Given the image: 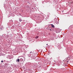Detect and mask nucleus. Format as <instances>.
Listing matches in <instances>:
<instances>
[{
	"mask_svg": "<svg viewBox=\"0 0 73 73\" xmlns=\"http://www.w3.org/2000/svg\"><path fill=\"white\" fill-rule=\"evenodd\" d=\"M51 25L52 26V27L53 28H54V26L53 25Z\"/></svg>",
	"mask_w": 73,
	"mask_h": 73,
	"instance_id": "20e7f679",
	"label": "nucleus"
},
{
	"mask_svg": "<svg viewBox=\"0 0 73 73\" xmlns=\"http://www.w3.org/2000/svg\"><path fill=\"white\" fill-rule=\"evenodd\" d=\"M30 53H32V52H31Z\"/></svg>",
	"mask_w": 73,
	"mask_h": 73,
	"instance_id": "1a4fd4ad",
	"label": "nucleus"
},
{
	"mask_svg": "<svg viewBox=\"0 0 73 73\" xmlns=\"http://www.w3.org/2000/svg\"><path fill=\"white\" fill-rule=\"evenodd\" d=\"M19 21L21 22V21H22V20L21 19H19Z\"/></svg>",
	"mask_w": 73,
	"mask_h": 73,
	"instance_id": "7ed1b4c3",
	"label": "nucleus"
},
{
	"mask_svg": "<svg viewBox=\"0 0 73 73\" xmlns=\"http://www.w3.org/2000/svg\"><path fill=\"white\" fill-rule=\"evenodd\" d=\"M58 24V23H57V24Z\"/></svg>",
	"mask_w": 73,
	"mask_h": 73,
	"instance_id": "0eeeda50",
	"label": "nucleus"
},
{
	"mask_svg": "<svg viewBox=\"0 0 73 73\" xmlns=\"http://www.w3.org/2000/svg\"><path fill=\"white\" fill-rule=\"evenodd\" d=\"M46 45H48V44H46Z\"/></svg>",
	"mask_w": 73,
	"mask_h": 73,
	"instance_id": "6e6552de",
	"label": "nucleus"
},
{
	"mask_svg": "<svg viewBox=\"0 0 73 73\" xmlns=\"http://www.w3.org/2000/svg\"><path fill=\"white\" fill-rule=\"evenodd\" d=\"M38 38V36H37L35 37V38L37 39V38Z\"/></svg>",
	"mask_w": 73,
	"mask_h": 73,
	"instance_id": "f03ea898",
	"label": "nucleus"
},
{
	"mask_svg": "<svg viewBox=\"0 0 73 73\" xmlns=\"http://www.w3.org/2000/svg\"><path fill=\"white\" fill-rule=\"evenodd\" d=\"M50 31H52V30H51V29H50Z\"/></svg>",
	"mask_w": 73,
	"mask_h": 73,
	"instance_id": "423d86ee",
	"label": "nucleus"
},
{
	"mask_svg": "<svg viewBox=\"0 0 73 73\" xmlns=\"http://www.w3.org/2000/svg\"><path fill=\"white\" fill-rule=\"evenodd\" d=\"M20 61V60L19 59H18L17 60H16V62H19Z\"/></svg>",
	"mask_w": 73,
	"mask_h": 73,
	"instance_id": "f257e3e1",
	"label": "nucleus"
},
{
	"mask_svg": "<svg viewBox=\"0 0 73 73\" xmlns=\"http://www.w3.org/2000/svg\"><path fill=\"white\" fill-rule=\"evenodd\" d=\"M1 62H3V60H1Z\"/></svg>",
	"mask_w": 73,
	"mask_h": 73,
	"instance_id": "39448f33",
	"label": "nucleus"
}]
</instances>
